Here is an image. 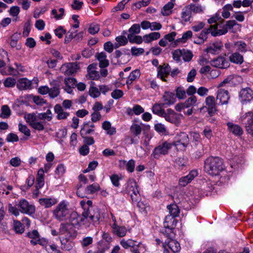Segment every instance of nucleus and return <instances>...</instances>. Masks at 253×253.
Instances as JSON below:
<instances>
[{
	"label": "nucleus",
	"instance_id": "obj_1",
	"mask_svg": "<svg viewBox=\"0 0 253 253\" xmlns=\"http://www.w3.org/2000/svg\"><path fill=\"white\" fill-rule=\"evenodd\" d=\"M52 118L53 115L50 109H47L46 112L39 113L38 115L33 113L27 114L25 116V119L29 126L39 131L44 129V121L40 120L50 121Z\"/></svg>",
	"mask_w": 253,
	"mask_h": 253
},
{
	"label": "nucleus",
	"instance_id": "obj_35",
	"mask_svg": "<svg viewBox=\"0 0 253 253\" xmlns=\"http://www.w3.org/2000/svg\"><path fill=\"white\" fill-rule=\"evenodd\" d=\"M67 237H60L61 248L66 251H70L73 248V243Z\"/></svg>",
	"mask_w": 253,
	"mask_h": 253
},
{
	"label": "nucleus",
	"instance_id": "obj_63",
	"mask_svg": "<svg viewBox=\"0 0 253 253\" xmlns=\"http://www.w3.org/2000/svg\"><path fill=\"white\" fill-rule=\"evenodd\" d=\"M54 33L58 38L61 39L66 33V31L62 26H60L54 30Z\"/></svg>",
	"mask_w": 253,
	"mask_h": 253
},
{
	"label": "nucleus",
	"instance_id": "obj_18",
	"mask_svg": "<svg viewBox=\"0 0 253 253\" xmlns=\"http://www.w3.org/2000/svg\"><path fill=\"white\" fill-rule=\"evenodd\" d=\"M198 174L196 170H191L189 173L185 176L180 178L179 180V184L180 186L184 187L188 183L191 182L193 179Z\"/></svg>",
	"mask_w": 253,
	"mask_h": 253
},
{
	"label": "nucleus",
	"instance_id": "obj_29",
	"mask_svg": "<svg viewBox=\"0 0 253 253\" xmlns=\"http://www.w3.org/2000/svg\"><path fill=\"white\" fill-rule=\"evenodd\" d=\"M102 128L106 131L107 134L113 135L116 133V129L112 126L111 123L108 121L103 122L102 124Z\"/></svg>",
	"mask_w": 253,
	"mask_h": 253
},
{
	"label": "nucleus",
	"instance_id": "obj_9",
	"mask_svg": "<svg viewBox=\"0 0 253 253\" xmlns=\"http://www.w3.org/2000/svg\"><path fill=\"white\" fill-rule=\"evenodd\" d=\"M172 143L164 141L160 143L153 150L152 155L155 159H159L162 155H166L171 148Z\"/></svg>",
	"mask_w": 253,
	"mask_h": 253
},
{
	"label": "nucleus",
	"instance_id": "obj_60",
	"mask_svg": "<svg viewBox=\"0 0 253 253\" xmlns=\"http://www.w3.org/2000/svg\"><path fill=\"white\" fill-rule=\"evenodd\" d=\"M196 102L197 97L195 96H191L188 98L183 103L186 108H188L195 104Z\"/></svg>",
	"mask_w": 253,
	"mask_h": 253
},
{
	"label": "nucleus",
	"instance_id": "obj_25",
	"mask_svg": "<svg viewBox=\"0 0 253 253\" xmlns=\"http://www.w3.org/2000/svg\"><path fill=\"white\" fill-rule=\"evenodd\" d=\"M95 57L99 61V66L100 68H106L109 66V60L107 59V55L105 52L98 53Z\"/></svg>",
	"mask_w": 253,
	"mask_h": 253
},
{
	"label": "nucleus",
	"instance_id": "obj_36",
	"mask_svg": "<svg viewBox=\"0 0 253 253\" xmlns=\"http://www.w3.org/2000/svg\"><path fill=\"white\" fill-rule=\"evenodd\" d=\"M167 245L169 248L174 253L179 252L181 247L179 243L175 240H169L167 242Z\"/></svg>",
	"mask_w": 253,
	"mask_h": 253
},
{
	"label": "nucleus",
	"instance_id": "obj_42",
	"mask_svg": "<svg viewBox=\"0 0 253 253\" xmlns=\"http://www.w3.org/2000/svg\"><path fill=\"white\" fill-rule=\"evenodd\" d=\"M127 39L130 43L141 44L143 42L142 37L134 34H128Z\"/></svg>",
	"mask_w": 253,
	"mask_h": 253
},
{
	"label": "nucleus",
	"instance_id": "obj_40",
	"mask_svg": "<svg viewBox=\"0 0 253 253\" xmlns=\"http://www.w3.org/2000/svg\"><path fill=\"white\" fill-rule=\"evenodd\" d=\"M89 95L92 98H97L100 95L99 89L95 86V83L91 82L88 91Z\"/></svg>",
	"mask_w": 253,
	"mask_h": 253
},
{
	"label": "nucleus",
	"instance_id": "obj_39",
	"mask_svg": "<svg viewBox=\"0 0 253 253\" xmlns=\"http://www.w3.org/2000/svg\"><path fill=\"white\" fill-rule=\"evenodd\" d=\"M174 6V3L172 1H169L165 4L161 10V13L164 16H168L171 13L172 9Z\"/></svg>",
	"mask_w": 253,
	"mask_h": 253
},
{
	"label": "nucleus",
	"instance_id": "obj_31",
	"mask_svg": "<svg viewBox=\"0 0 253 253\" xmlns=\"http://www.w3.org/2000/svg\"><path fill=\"white\" fill-rule=\"evenodd\" d=\"M174 218L170 215L166 216L164 222V227L169 229H173L176 223V221Z\"/></svg>",
	"mask_w": 253,
	"mask_h": 253
},
{
	"label": "nucleus",
	"instance_id": "obj_12",
	"mask_svg": "<svg viewBox=\"0 0 253 253\" xmlns=\"http://www.w3.org/2000/svg\"><path fill=\"white\" fill-rule=\"evenodd\" d=\"M170 67L168 64L164 63L158 67L157 76L164 82H167L166 78L169 75Z\"/></svg>",
	"mask_w": 253,
	"mask_h": 253
},
{
	"label": "nucleus",
	"instance_id": "obj_51",
	"mask_svg": "<svg viewBox=\"0 0 253 253\" xmlns=\"http://www.w3.org/2000/svg\"><path fill=\"white\" fill-rule=\"evenodd\" d=\"M116 41L117 43L116 44V47L120 46L125 45L128 42V39L124 36H119L116 38Z\"/></svg>",
	"mask_w": 253,
	"mask_h": 253
},
{
	"label": "nucleus",
	"instance_id": "obj_3",
	"mask_svg": "<svg viewBox=\"0 0 253 253\" xmlns=\"http://www.w3.org/2000/svg\"><path fill=\"white\" fill-rule=\"evenodd\" d=\"M35 206L30 204L24 199L20 200L15 206H13L11 204H9L8 205V212L16 216L20 214V212L22 213L32 215L35 213Z\"/></svg>",
	"mask_w": 253,
	"mask_h": 253
},
{
	"label": "nucleus",
	"instance_id": "obj_38",
	"mask_svg": "<svg viewBox=\"0 0 253 253\" xmlns=\"http://www.w3.org/2000/svg\"><path fill=\"white\" fill-rule=\"evenodd\" d=\"M51 15L56 20H61L63 18L65 15V9L63 8H60L58 10L53 9L51 11Z\"/></svg>",
	"mask_w": 253,
	"mask_h": 253
},
{
	"label": "nucleus",
	"instance_id": "obj_61",
	"mask_svg": "<svg viewBox=\"0 0 253 253\" xmlns=\"http://www.w3.org/2000/svg\"><path fill=\"white\" fill-rule=\"evenodd\" d=\"M130 51L132 55L138 56L144 53V49L143 48L133 46L131 48Z\"/></svg>",
	"mask_w": 253,
	"mask_h": 253
},
{
	"label": "nucleus",
	"instance_id": "obj_30",
	"mask_svg": "<svg viewBox=\"0 0 253 253\" xmlns=\"http://www.w3.org/2000/svg\"><path fill=\"white\" fill-rule=\"evenodd\" d=\"M164 104L163 103L155 104L152 108L153 113L163 118L164 114H165L166 112V110L164 108Z\"/></svg>",
	"mask_w": 253,
	"mask_h": 253
},
{
	"label": "nucleus",
	"instance_id": "obj_44",
	"mask_svg": "<svg viewBox=\"0 0 253 253\" xmlns=\"http://www.w3.org/2000/svg\"><path fill=\"white\" fill-rule=\"evenodd\" d=\"M11 111L9 107L7 105H4L1 106V113L0 117L2 119H7L11 115Z\"/></svg>",
	"mask_w": 253,
	"mask_h": 253
},
{
	"label": "nucleus",
	"instance_id": "obj_48",
	"mask_svg": "<svg viewBox=\"0 0 253 253\" xmlns=\"http://www.w3.org/2000/svg\"><path fill=\"white\" fill-rule=\"evenodd\" d=\"M100 190V186L97 183H93L89 185L85 188V192L86 194H91Z\"/></svg>",
	"mask_w": 253,
	"mask_h": 253
},
{
	"label": "nucleus",
	"instance_id": "obj_49",
	"mask_svg": "<svg viewBox=\"0 0 253 253\" xmlns=\"http://www.w3.org/2000/svg\"><path fill=\"white\" fill-rule=\"evenodd\" d=\"M68 223H61L59 228V235H65V237L70 236V232L68 229Z\"/></svg>",
	"mask_w": 253,
	"mask_h": 253
},
{
	"label": "nucleus",
	"instance_id": "obj_20",
	"mask_svg": "<svg viewBox=\"0 0 253 253\" xmlns=\"http://www.w3.org/2000/svg\"><path fill=\"white\" fill-rule=\"evenodd\" d=\"M111 228L112 233L119 237H123L126 234L127 229L124 226H120L115 223L111 225Z\"/></svg>",
	"mask_w": 253,
	"mask_h": 253
},
{
	"label": "nucleus",
	"instance_id": "obj_19",
	"mask_svg": "<svg viewBox=\"0 0 253 253\" xmlns=\"http://www.w3.org/2000/svg\"><path fill=\"white\" fill-rule=\"evenodd\" d=\"M206 107L208 108V113L212 116L216 111V103L213 96H208L205 100Z\"/></svg>",
	"mask_w": 253,
	"mask_h": 253
},
{
	"label": "nucleus",
	"instance_id": "obj_46",
	"mask_svg": "<svg viewBox=\"0 0 253 253\" xmlns=\"http://www.w3.org/2000/svg\"><path fill=\"white\" fill-rule=\"evenodd\" d=\"M223 22L224 20L217 13L208 20V22L210 25L218 24L219 23H223Z\"/></svg>",
	"mask_w": 253,
	"mask_h": 253
},
{
	"label": "nucleus",
	"instance_id": "obj_15",
	"mask_svg": "<svg viewBox=\"0 0 253 253\" xmlns=\"http://www.w3.org/2000/svg\"><path fill=\"white\" fill-rule=\"evenodd\" d=\"M97 69V64L93 63L90 64L87 68V74L86 77L91 80H98L100 78V74L96 70Z\"/></svg>",
	"mask_w": 253,
	"mask_h": 253
},
{
	"label": "nucleus",
	"instance_id": "obj_7",
	"mask_svg": "<svg viewBox=\"0 0 253 253\" xmlns=\"http://www.w3.org/2000/svg\"><path fill=\"white\" fill-rule=\"evenodd\" d=\"M189 142L188 135L186 133L182 132L175 136L172 145H174L177 150H184L188 146Z\"/></svg>",
	"mask_w": 253,
	"mask_h": 253
},
{
	"label": "nucleus",
	"instance_id": "obj_59",
	"mask_svg": "<svg viewBox=\"0 0 253 253\" xmlns=\"http://www.w3.org/2000/svg\"><path fill=\"white\" fill-rule=\"evenodd\" d=\"M237 49L241 52H246L247 51V44L243 41H238L235 43Z\"/></svg>",
	"mask_w": 253,
	"mask_h": 253
},
{
	"label": "nucleus",
	"instance_id": "obj_27",
	"mask_svg": "<svg viewBox=\"0 0 253 253\" xmlns=\"http://www.w3.org/2000/svg\"><path fill=\"white\" fill-rule=\"evenodd\" d=\"M210 33L213 37H217V35L222 34L223 32H222V31H219L217 32H215L214 31H211L210 26L208 28L203 30L198 37L204 41H206L208 39V35Z\"/></svg>",
	"mask_w": 253,
	"mask_h": 253
},
{
	"label": "nucleus",
	"instance_id": "obj_54",
	"mask_svg": "<svg viewBox=\"0 0 253 253\" xmlns=\"http://www.w3.org/2000/svg\"><path fill=\"white\" fill-rule=\"evenodd\" d=\"M18 130L26 137H29L31 135V131L26 125L19 123L18 124Z\"/></svg>",
	"mask_w": 253,
	"mask_h": 253
},
{
	"label": "nucleus",
	"instance_id": "obj_62",
	"mask_svg": "<svg viewBox=\"0 0 253 253\" xmlns=\"http://www.w3.org/2000/svg\"><path fill=\"white\" fill-rule=\"evenodd\" d=\"M140 26L138 24L132 25L128 30V34H138L140 33Z\"/></svg>",
	"mask_w": 253,
	"mask_h": 253
},
{
	"label": "nucleus",
	"instance_id": "obj_16",
	"mask_svg": "<svg viewBox=\"0 0 253 253\" xmlns=\"http://www.w3.org/2000/svg\"><path fill=\"white\" fill-rule=\"evenodd\" d=\"M230 99L228 90L219 88L216 92V100L219 101L221 105L227 104Z\"/></svg>",
	"mask_w": 253,
	"mask_h": 253
},
{
	"label": "nucleus",
	"instance_id": "obj_47",
	"mask_svg": "<svg viewBox=\"0 0 253 253\" xmlns=\"http://www.w3.org/2000/svg\"><path fill=\"white\" fill-rule=\"evenodd\" d=\"M130 131L134 135L138 136L141 133L142 127L138 124H133L130 127Z\"/></svg>",
	"mask_w": 253,
	"mask_h": 253
},
{
	"label": "nucleus",
	"instance_id": "obj_34",
	"mask_svg": "<svg viewBox=\"0 0 253 253\" xmlns=\"http://www.w3.org/2000/svg\"><path fill=\"white\" fill-rule=\"evenodd\" d=\"M144 112V109L139 105H135L132 108H128L126 113L129 115H139Z\"/></svg>",
	"mask_w": 253,
	"mask_h": 253
},
{
	"label": "nucleus",
	"instance_id": "obj_45",
	"mask_svg": "<svg viewBox=\"0 0 253 253\" xmlns=\"http://www.w3.org/2000/svg\"><path fill=\"white\" fill-rule=\"evenodd\" d=\"M120 164L126 165V169L129 172H132L134 170L135 168V161L131 159L129 160L127 163L125 160L120 161Z\"/></svg>",
	"mask_w": 253,
	"mask_h": 253
},
{
	"label": "nucleus",
	"instance_id": "obj_41",
	"mask_svg": "<svg viewBox=\"0 0 253 253\" xmlns=\"http://www.w3.org/2000/svg\"><path fill=\"white\" fill-rule=\"evenodd\" d=\"M191 17L192 12L188 7H186L183 9L181 14V18L182 21L188 22L190 21Z\"/></svg>",
	"mask_w": 253,
	"mask_h": 253
},
{
	"label": "nucleus",
	"instance_id": "obj_64",
	"mask_svg": "<svg viewBox=\"0 0 253 253\" xmlns=\"http://www.w3.org/2000/svg\"><path fill=\"white\" fill-rule=\"evenodd\" d=\"M66 170L65 167L63 164L58 165L55 170V174L58 175V177H61L65 173Z\"/></svg>",
	"mask_w": 253,
	"mask_h": 253
},
{
	"label": "nucleus",
	"instance_id": "obj_52",
	"mask_svg": "<svg viewBox=\"0 0 253 253\" xmlns=\"http://www.w3.org/2000/svg\"><path fill=\"white\" fill-rule=\"evenodd\" d=\"M188 8L191 12H193L195 13H202L205 9V7L200 4H191Z\"/></svg>",
	"mask_w": 253,
	"mask_h": 253
},
{
	"label": "nucleus",
	"instance_id": "obj_6",
	"mask_svg": "<svg viewBox=\"0 0 253 253\" xmlns=\"http://www.w3.org/2000/svg\"><path fill=\"white\" fill-rule=\"evenodd\" d=\"M240 122L245 126L246 131L253 137V112H249L242 115Z\"/></svg>",
	"mask_w": 253,
	"mask_h": 253
},
{
	"label": "nucleus",
	"instance_id": "obj_26",
	"mask_svg": "<svg viewBox=\"0 0 253 253\" xmlns=\"http://www.w3.org/2000/svg\"><path fill=\"white\" fill-rule=\"evenodd\" d=\"M163 100L164 105L170 106L173 104L175 101L176 98L175 94L171 92H165L163 96Z\"/></svg>",
	"mask_w": 253,
	"mask_h": 253
},
{
	"label": "nucleus",
	"instance_id": "obj_8",
	"mask_svg": "<svg viewBox=\"0 0 253 253\" xmlns=\"http://www.w3.org/2000/svg\"><path fill=\"white\" fill-rule=\"evenodd\" d=\"M183 117V116L182 114L176 113L170 108L166 110V113L164 114L163 117L166 121L176 126H179L181 123V120Z\"/></svg>",
	"mask_w": 253,
	"mask_h": 253
},
{
	"label": "nucleus",
	"instance_id": "obj_13",
	"mask_svg": "<svg viewBox=\"0 0 253 253\" xmlns=\"http://www.w3.org/2000/svg\"><path fill=\"white\" fill-rule=\"evenodd\" d=\"M95 127L94 124L91 122L84 123L80 130L81 136L84 138V136L93 133L95 131Z\"/></svg>",
	"mask_w": 253,
	"mask_h": 253
},
{
	"label": "nucleus",
	"instance_id": "obj_55",
	"mask_svg": "<svg viewBox=\"0 0 253 253\" xmlns=\"http://www.w3.org/2000/svg\"><path fill=\"white\" fill-rule=\"evenodd\" d=\"M83 5V1L80 0H73L70 5L73 10L79 11L82 8Z\"/></svg>",
	"mask_w": 253,
	"mask_h": 253
},
{
	"label": "nucleus",
	"instance_id": "obj_57",
	"mask_svg": "<svg viewBox=\"0 0 253 253\" xmlns=\"http://www.w3.org/2000/svg\"><path fill=\"white\" fill-rule=\"evenodd\" d=\"M182 57L183 60L186 62L190 61L193 56L192 52L190 50H185L184 49H182Z\"/></svg>",
	"mask_w": 253,
	"mask_h": 253
},
{
	"label": "nucleus",
	"instance_id": "obj_4",
	"mask_svg": "<svg viewBox=\"0 0 253 253\" xmlns=\"http://www.w3.org/2000/svg\"><path fill=\"white\" fill-rule=\"evenodd\" d=\"M205 171L210 175L216 176L224 169L223 162L219 157H209L205 162Z\"/></svg>",
	"mask_w": 253,
	"mask_h": 253
},
{
	"label": "nucleus",
	"instance_id": "obj_32",
	"mask_svg": "<svg viewBox=\"0 0 253 253\" xmlns=\"http://www.w3.org/2000/svg\"><path fill=\"white\" fill-rule=\"evenodd\" d=\"M210 29L211 31H215V32H217L219 31H222L223 32L222 34L218 35L217 36H219L221 35H223L226 34L227 33V28L225 27V25H223V23H219L218 24H213L210 25Z\"/></svg>",
	"mask_w": 253,
	"mask_h": 253
},
{
	"label": "nucleus",
	"instance_id": "obj_2",
	"mask_svg": "<svg viewBox=\"0 0 253 253\" xmlns=\"http://www.w3.org/2000/svg\"><path fill=\"white\" fill-rule=\"evenodd\" d=\"M52 212L54 218L59 221H66L70 217L69 221L71 224L75 225L78 223L77 212L70 213L68 204L64 201L58 204Z\"/></svg>",
	"mask_w": 253,
	"mask_h": 253
},
{
	"label": "nucleus",
	"instance_id": "obj_50",
	"mask_svg": "<svg viewBox=\"0 0 253 253\" xmlns=\"http://www.w3.org/2000/svg\"><path fill=\"white\" fill-rule=\"evenodd\" d=\"M13 227L16 233L21 234L24 231V227L23 224L18 220H14L13 221Z\"/></svg>",
	"mask_w": 253,
	"mask_h": 253
},
{
	"label": "nucleus",
	"instance_id": "obj_58",
	"mask_svg": "<svg viewBox=\"0 0 253 253\" xmlns=\"http://www.w3.org/2000/svg\"><path fill=\"white\" fill-rule=\"evenodd\" d=\"M20 12V8L18 6H12L10 8L9 10V14L13 17H15L14 19H13L14 21H16L18 20V15Z\"/></svg>",
	"mask_w": 253,
	"mask_h": 253
},
{
	"label": "nucleus",
	"instance_id": "obj_33",
	"mask_svg": "<svg viewBox=\"0 0 253 253\" xmlns=\"http://www.w3.org/2000/svg\"><path fill=\"white\" fill-rule=\"evenodd\" d=\"M140 76V71L139 70L136 69L132 71L126 81V84L129 85L132 84L133 82L139 79Z\"/></svg>",
	"mask_w": 253,
	"mask_h": 253
},
{
	"label": "nucleus",
	"instance_id": "obj_43",
	"mask_svg": "<svg viewBox=\"0 0 253 253\" xmlns=\"http://www.w3.org/2000/svg\"><path fill=\"white\" fill-rule=\"evenodd\" d=\"M169 211V215L175 217L179 215L180 210L176 204H171L167 206Z\"/></svg>",
	"mask_w": 253,
	"mask_h": 253
},
{
	"label": "nucleus",
	"instance_id": "obj_17",
	"mask_svg": "<svg viewBox=\"0 0 253 253\" xmlns=\"http://www.w3.org/2000/svg\"><path fill=\"white\" fill-rule=\"evenodd\" d=\"M222 47V42L221 41H216L210 43L207 47L206 51L211 54H217L220 52Z\"/></svg>",
	"mask_w": 253,
	"mask_h": 253
},
{
	"label": "nucleus",
	"instance_id": "obj_56",
	"mask_svg": "<svg viewBox=\"0 0 253 253\" xmlns=\"http://www.w3.org/2000/svg\"><path fill=\"white\" fill-rule=\"evenodd\" d=\"M16 83V80L12 77H8L3 82V84L6 87H13Z\"/></svg>",
	"mask_w": 253,
	"mask_h": 253
},
{
	"label": "nucleus",
	"instance_id": "obj_37",
	"mask_svg": "<svg viewBox=\"0 0 253 253\" xmlns=\"http://www.w3.org/2000/svg\"><path fill=\"white\" fill-rule=\"evenodd\" d=\"M230 61L237 64H241L244 62L243 55L238 52H234L231 54L229 56Z\"/></svg>",
	"mask_w": 253,
	"mask_h": 253
},
{
	"label": "nucleus",
	"instance_id": "obj_22",
	"mask_svg": "<svg viewBox=\"0 0 253 253\" xmlns=\"http://www.w3.org/2000/svg\"><path fill=\"white\" fill-rule=\"evenodd\" d=\"M16 86L20 90H25L32 89L31 80H29L26 78L19 79Z\"/></svg>",
	"mask_w": 253,
	"mask_h": 253
},
{
	"label": "nucleus",
	"instance_id": "obj_21",
	"mask_svg": "<svg viewBox=\"0 0 253 253\" xmlns=\"http://www.w3.org/2000/svg\"><path fill=\"white\" fill-rule=\"evenodd\" d=\"M212 66L221 69L227 68L229 66V62L222 57H218L211 61Z\"/></svg>",
	"mask_w": 253,
	"mask_h": 253
},
{
	"label": "nucleus",
	"instance_id": "obj_28",
	"mask_svg": "<svg viewBox=\"0 0 253 253\" xmlns=\"http://www.w3.org/2000/svg\"><path fill=\"white\" fill-rule=\"evenodd\" d=\"M227 126L229 131L235 135L240 136L243 133L242 127L238 125L229 122L227 124Z\"/></svg>",
	"mask_w": 253,
	"mask_h": 253
},
{
	"label": "nucleus",
	"instance_id": "obj_10",
	"mask_svg": "<svg viewBox=\"0 0 253 253\" xmlns=\"http://www.w3.org/2000/svg\"><path fill=\"white\" fill-rule=\"evenodd\" d=\"M82 215L84 217L82 219L83 221L84 220V219H86V220L91 221L94 225L99 223L100 215L98 209H96V211H93V212L88 210L87 211L84 212Z\"/></svg>",
	"mask_w": 253,
	"mask_h": 253
},
{
	"label": "nucleus",
	"instance_id": "obj_11",
	"mask_svg": "<svg viewBox=\"0 0 253 253\" xmlns=\"http://www.w3.org/2000/svg\"><path fill=\"white\" fill-rule=\"evenodd\" d=\"M80 69V66L76 63H68L63 65L61 68V71L66 75H71L76 73Z\"/></svg>",
	"mask_w": 253,
	"mask_h": 253
},
{
	"label": "nucleus",
	"instance_id": "obj_14",
	"mask_svg": "<svg viewBox=\"0 0 253 253\" xmlns=\"http://www.w3.org/2000/svg\"><path fill=\"white\" fill-rule=\"evenodd\" d=\"M240 98L243 104L250 102L253 98V91L248 87L242 89L240 92Z\"/></svg>",
	"mask_w": 253,
	"mask_h": 253
},
{
	"label": "nucleus",
	"instance_id": "obj_24",
	"mask_svg": "<svg viewBox=\"0 0 253 253\" xmlns=\"http://www.w3.org/2000/svg\"><path fill=\"white\" fill-rule=\"evenodd\" d=\"M55 113L57 114L58 120L66 119L69 116V113L64 111L63 107L60 104H56L54 107Z\"/></svg>",
	"mask_w": 253,
	"mask_h": 253
},
{
	"label": "nucleus",
	"instance_id": "obj_23",
	"mask_svg": "<svg viewBox=\"0 0 253 253\" xmlns=\"http://www.w3.org/2000/svg\"><path fill=\"white\" fill-rule=\"evenodd\" d=\"M40 204L45 208H49L57 203V200L54 198H43L39 200Z\"/></svg>",
	"mask_w": 253,
	"mask_h": 253
},
{
	"label": "nucleus",
	"instance_id": "obj_53",
	"mask_svg": "<svg viewBox=\"0 0 253 253\" xmlns=\"http://www.w3.org/2000/svg\"><path fill=\"white\" fill-rule=\"evenodd\" d=\"M193 34L191 31H187L184 33L181 38L176 40L177 42L185 43L186 41L192 37Z\"/></svg>",
	"mask_w": 253,
	"mask_h": 253
},
{
	"label": "nucleus",
	"instance_id": "obj_5",
	"mask_svg": "<svg viewBox=\"0 0 253 253\" xmlns=\"http://www.w3.org/2000/svg\"><path fill=\"white\" fill-rule=\"evenodd\" d=\"M125 190L130 195L132 202L137 203L140 200V195L138 190V185L135 180L129 179L126 184Z\"/></svg>",
	"mask_w": 253,
	"mask_h": 253
}]
</instances>
